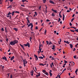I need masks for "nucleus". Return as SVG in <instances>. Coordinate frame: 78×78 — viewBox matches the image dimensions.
<instances>
[{"label":"nucleus","instance_id":"f3484780","mask_svg":"<svg viewBox=\"0 0 78 78\" xmlns=\"http://www.w3.org/2000/svg\"><path fill=\"white\" fill-rule=\"evenodd\" d=\"M75 20V18H73V19H72V20H71V22H73V20Z\"/></svg>","mask_w":78,"mask_h":78},{"label":"nucleus","instance_id":"4d7b16f0","mask_svg":"<svg viewBox=\"0 0 78 78\" xmlns=\"http://www.w3.org/2000/svg\"><path fill=\"white\" fill-rule=\"evenodd\" d=\"M46 22H50V20H49L48 19H47L46 20Z\"/></svg>","mask_w":78,"mask_h":78},{"label":"nucleus","instance_id":"69168bd1","mask_svg":"<svg viewBox=\"0 0 78 78\" xmlns=\"http://www.w3.org/2000/svg\"><path fill=\"white\" fill-rule=\"evenodd\" d=\"M22 2H23V3L24 2H26L25 1V0H22Z\"/></svg>","mask_w":78,"mask_h":78},{"label":"nucleus","instance_id":"864d4df0","mask_svg":"<svg viewBox=\"0 0 78 78\" xmlns=\"http://www.w3.org/2000/svg\"><path fill=\"white\" fill-rule=\"evenodd\" d=\"M59 16L60 18H62V16H61V15H59Z\"/></svg>","mask_w":78,"mask_h":78},{"label":"nucleus","instance_id":"4be33fe9","mask_svg":"<svg viewBox=\"0 0 78 78\" xmlns=\"http://www.w3.org/2000/svg\"><path fill=\"white\" fill-rule=\"evenodd\" d=\"M37 73L38 75H39V76H41V73Z\"/></svg>","mask_w":78,"mask_h":78},{"label":"nucleus","instance_id":"ea45409f","mask_svg":"<svg viewBox=\"0 0 78 78\" xmlns=\"http://www.w3.org/2000/svg\"><path fill=\"white\" fill-rule=\"evenodd\" d=\"M39 75H36V78H37V77H38V76H39Z\"/></svg>","mask_w":78,"mask_h":78},{"label":"nucleus","instance_id":"e433bc0d","mask_svg":"<svg viewBox=\"0 0 78 78\" xmlns=\"http://www.w3.org/2000/svg\"><path fill=\"white\" fill-rule=\"evenodd\" d=\"M65 70H66V68H65L63 70V71H62V73H63L64 72V71H65Z\"/></svg>","mask_w":78,"mask_h":78},{"label":"nucleus","instance_id":"8fccbe9b","mask_svg":"<svg viewBox=\"0 0 78 78\" xmlns=\"http://www.w3.org/2000/svg\"><path fill=\"white\" fill-rule=\"evenodd\" d=\"M2 0H0V4H2Z\"/></svg>","mask_w":78,"mask_h":78},{"label":"nucleus","instance_id":"c03bdc74","mask_svg":"<svg viewBox=\"0 0 78 78\" xmlns=\"http://www.w3.org/2000/svg\"><path fill=\"white\" fill-rule=\"evenodd\" d=\"M37 29H38V28H37V27L36 26L35 27V30H37Z\"/></svg>","mask_w":78,"mask_h":78},{"label":"nucleus","instance_id":"58836bf2","mask_svg":"<svg viewBox=\"0 0 78 78\" xmlns=\"http://www.w3.org/2000/svg\"><path fill=\"white\" fill-rule=\"evenodd\" d=\"M12 17V16H11V15L9 16V17L10 19H11Z\"/></svg>","mask_w":78,"mask_h":78},{"label":"nucleus","instance_id":"338daca9","mask_svg":"<svg viewBox=\"0 0 78 78\" xmlns=\"http://www.w3.org/2000/svg\"><path fill=\"white\" fill-rule=\"evenodd\" d=\"M70 12V10H67V12Z\"/></svg>","mask_w":78,"mask_h":78},{"label":"nucleus","instance_id":"603ef678","mask_svg":"<svg viewBox=\"0 0 78 78\" xmlns=\"http://www.w3.org/2000/svg\"><path fill=\"white\" fill-rule=\"evenodd\" d=\"M74 31H76V32H78V29L76 30H74Z\"/></svg>","mask_w":78,"mask_h":78},{"label":"nucleus","instance_id":"680f3d73","mask_svg":"<svg viewBox=\"0 0 78 78\" xmlns=\"http://www.w3.org/2000/svg\"><path fill=\"white\" fill-rule=\"evenodd\" d=\"M33 24H32V23H30V24H29V25H30V26H31Z\"/></svg>","mask_w":78,"mask_h":78},{"label":"nucleus","instance_id":"c9c22d12","mask_svg":"<svg viewBox=\"0 0 78 78\" xmlns=\"http://www.w3.org/2000/svg\"><path fill=\"white\" fill-rule=\"evenodd\" d=\"M73 62V63H71L72 66H74V64L75 63Z\"/></svg>","mask_w":78,"mask_h":78},{"label":"nucleus","instance_id":"49530a36","mask_svg":"<svg viewBox=\"0 0 78 78\" xmlns=\"http://www.w3.org/2000/svg\"><path fill=\"white\" fill-rule=\"evenodd\" d=\"M35 14L36 16H37V12H35Z\"/></svg>","mask_w":78,"mask_h":78},{"label":"nucleus","instance_id":"4468645a","mask_svg":"<svg viewBox=\"0 0 78 78\" xmlns=\"http://www.w3.org/2000/svg\"><path fill=\"white\" fill-rule=\"evenodd\" d=\"M69 45L70 46V47L71 48H72L73 47V45L72 44H69Z\"/></svg>","mask_w":78,"mask_h":78},{"label":"nucleus","instance_id":"f257e3e1","mask_svg":"<svg viewBox=\"0 0 78 78\" xmlns=\"http://www.w3.org/2000/svg\"><path fill=\"white\" fill-rule=\"evenodd\" d=\"M18 41L17 40H15L13 41H11L10 42V45H15L16 44H17V43H18Z\"/></svg>","mask_w":78,"mask_h":78},{"label":"nucleus","instance_id":"a19ab883","mask_svg":"<svg viewBox=\"0 0 78 78\" xmlns=\"http://www.w3.org/2000/svg\"><path fill=\"white\" fill-rule=\"evenodd\" d=\"M76 55L74 56V57H73L75 59H76Z\"/></svg>","mask_w":78,"mask_h":78},{"label":"nucleus","instance_id":"2eb2a0df","mask_svg":"<svg viewBox=\"0 0 78 78\" xmlns=\"http://www.w3.org/2000/svg\"><path fill=\"white\" fill-rule=\"evenodd\" d=\"M44 74H45V75H46L47 76H48V73L46 72L44 73Z\"/></svg>","mask_w":78,"mask_h":78},{"label":"nucleus","instance_id":"09e8293b","mask_svg":"<svg viewBox=\"0 0 78 78\" xmlns=\"http://www.w3.org/2000/svg\"><path fill=\"white\" fill-rule=\"evenodd\" d=\"M47 32V30H45V31H44V34H46V32Z\"/></svg>","mask_w":78,"mask_h":78},{"label":"nucleus","instance_id":"a211bd4d","mask_svg":"<svg viewBox=\"0 0 78 78\" xmlns=\"http://www.w3.org/2000/svg\"><path fill=\"white\" fill-rule=\"evenodd\" d=\"M39 58H40V59H43L44 58L42 56H40V57H38Z\"/></svg>","mask_w":78,"mask_h":78},{"label":"nucleus","instance_id":"c85d7f7f","mask_svg":"<svg viewBox=\"0 0 78 78\" xmlns=\"http://www.w3.org/2000/svg\"><path fill=\"white\" fill-rule=\"evenodd\" d=\"M30 42H31V40L32 39V38H31V37H30Z\"/></svg>","mask_w":78,"mask_h":78},{"label":"nucleus","instance_id":"9b49d317","mask_svg":"<svg viewBox=\"0 0 78 78\" xmlns=\"http://www.w3.org/2000/svg\"><path fill=\"white\" fill-rule=\"evenodd\" d=\"M12 14V13H11L10 12H9L8 13L7 15H6V16L8 15V16H9V15H11Z\"/></svg>","mask_w":78,"mask_h":78},{"label":"nucleus","instance_id":"ddd939ff","mask_svg":"<svg viewBox=\"0 0 78 78\" xmlns=\"http://www.w3.org/2000/svg\"><path fill=\"white\" fill-rule=\"evenodd\" d=\"M14 30L16 31H18V29L17 28H14Z\"/></svg>","mask_w":78,"mask_h":78},{"label":"nucleus","instance_id":"473e14b6","mask_svg":"<svg viewBox=\"0 0 78 78\" xmlns=\"http://www.w3.org/2000/svg\"><path fill=\"white\" fill-rule=\"evenodd\" d=\"M61 20V19H60V18H58V22H60V21Z\"/></svg>","mask_w":78,"mask_h":78},{"label":"nucleus","instance_id":"13d9d810","mask_svg":"<svg viewBox=\"0 0 78 78\" xmlns=\"http://www.w3.org/2000/svg\"><path fill=\"white\" fill-rule=\"evenodd\" d=\"M41 6H40L39 8V9H40V10H41Z\"/></svg>","mask_w":78,"mask_h":78},{"label":"nucleus","instance_id":"3c124183","mask_svg":"<svg viewBox=\"0 0 78 78\" xmlns=\"http://www.w3.org/2000/svg\"><path fill=\"white\" fill-rule=\"evenodd\" d=\"M21 6H23V7H25V5H21Z\"/></svg>","mask_w":78,"mask_h":78},{"label":"nucleus","instance_id":"b1692460","mask_svg":"<svg viewBox=\"0 0 78 78\" xmlns=\"http://www.w3.org/2000/svg\"><path fill=\"white\" fill-rule=\"evenodd\" d=\"M12 8V7L11 6V5H10V6H9L7 7V9H8L9 8Z\"/></svg>","mask_w":78,"mask_h":78},{"label":"nucleus","instance_id":"f03ea898","mask_svg":"<svg viewBox=\"0 0 78 78\" xmlns=\"http://www.w3.org/2000/svg\"><path fill=\"white\" fill-rule=\"evenodd\" d=\"M24 45H25V46H26V47H27V46H28V47H30V45L29 43H27L26 44H24Z\"/></svg>","mask_w":78,"mask_h":78},{"label":"nucleus","instance_id":"39448f33","mask_svg":"<svg viewBox=\"0 0 78 78\" xmlns=\"http://www.w3.org/2000/svg\"><path fill=\"white\" fill-rule=\"evenodd\" d=\"M31 76H33V73H34V71L33 70H32L31 72Z\"/></svg>","mask_w":78,"mask_h":78},{"label":"nucleus","instance_id":"72a5a7b5","mask_svg":"<svg viewBox=\"0 0 78 78\" xmlns=\"http://www.w3.org/2000/svg\"><path fill=\"white\" fill-rule=\"evenodd\" d=\"M53 70H56V68L55 67H54L52 69Z\"/></svg>","mask_w":78,"mask_h":78},{"label":"nucleus","instance_id":"6ab92c4d","mask_svg":"<svg viewBox=\"0 0 78 78\" xmlns=\"http://www.w3.org/2000/svg\"><path fill=\"white\" fill-rule=\"evenodd\" d=\"M5 33H8V31H7V30H6V27L5 28Z\"/></svg>","mask_w":78,"mask_h":78},{"label":"nucleus","instance_id":"a878e982","mask_svg":"<svg viewBox=\"0 0 78 78\" xmlns=\"http://www.w3.org/2000/svg\"><path fill=\"white\" fill-rule=\"evenodd\" d=\"M49 74H50V76H52V73H51V72H49Z\"/></svg>","mask_w":78,"mask_h":78},{"label":"nucleus","instance_id":"bf43d9fd","mask_svg":"<svg viewBox=\"0 0 78 78\" xmlns=\"http://www.w3.org/2000/svg\"><path fill=\"white\" fill-rule=\"evenodd\" d=\"M54 33H55V34H56V31H54Z\"/></svg>","mask_w":78,"mask_h":78},{"label":"nucleus","instance_id":"bb28decb","mask_svg":"<svg viewBox=\"0 0 78 78\" xmlns=\"http://www.w3.org/2000/svg\"><path fill=\"white\" fill-rule=\"evenodd\" d=\"M49 45H51V44H52V43H51V42L50 41V42H49Z\"/></svg>","mask_w":78,"mask_h":78},{"label":"nucleus","instance_id":"5701e85b","mask_svg":"<svg viewBox=\"0 0 78 78\" xmlns=\"http://www.w3.org/2000/svg\"><path fill=\"white\" fill-rule=\"evenodd\" d=\"M40 66H44V65L42 63H40L39 64Z\"/></svg>","mask_w":78,"mask_h":78},{"label":"nucleus","instance_id":"f704fd0d","mask_svg":"<svg viewBox=\"0 0 78 78\" xmlns=\"http://www.w3.org/2000/svg\"><path fill=\"white\" fill-rule=\"evenodd\" d=\"M15 13H18V14H19V12L18 11H15Z\"/></svg>","mask_w":78,"mask_h":78},{"label":"nucleus","instance_id":"37998d69","mask_svg":"<svg viewBox=\"0 0 78 78\" xmlns=\"http://www.w3.org/2000/svg\"><path fill=\"white\" fill-rule=\"evenodd\" d=\"M69 25L70 26H72V23H69Z\"/></svg>","mask_w":78,"mask_h":78},{"label":"nucleus","instance_id":"f8f14e48","mask_svg":"<svg viewBox=\"0 0 78 78\" xmlns=\"http://www.w3.org/2000/svg\"><path fill=\"white\" fill-rule=\"evenodd\" d=\"M63 20H64V19L65 18V15H64V14H63Z\"/></svg>","mask_w":78,"mask_h":78},{"label":"nucleus","instance_id":"c756f323","mask_svg":"<svg viewBox=\"0 0 78 78\" xmlns=\"http://www.w3.org/2000/svg\"><path fill=\"white\" fill-rule=\"evenodd\" d=\"M41 45H40V47H39V49L40 50H42V48H41Z\"/></svg>","mask_w":78,"mask_h":78},{"label":"nucleus","instance_id":"4c0bfd02","mask_svg":"<svg viewBox=\"0 0 78 78\" xmlns=\"http://www.w3.org/2000/svg\"><path fill=\"white\" fill-rule=\"evenodd\" d=\"M64 63H65L66 64V63H67V61H66L65 60H64Z\"/></svg>","mask_w":78,"mask_h":78},{"label":"nucleus","instance_id":"7c9ffc66","mask_svg":"<svg viewBox=\"0 0 78 78\" xmlns=\"http://www.w3.org/2000/svg\"><path fill=\"white\" fill-rule=\"evenodd\" d=\"M52 16H55V14H54V13H52L51 14Z\"/></svg>","mask_w":78,"mask_h":78},{"label":"nucleus","instance_id":"6e6552de","mask_svg":"<svg viewBox=\"0 0 78 78\" xmlns=\"http://www.w3.org/2000/svg\"><path fill=\"white\" fill-rule=\"evenodd\" d=\"M64 42H65V43H67V44H69L70 43V42H69L68 41H64Z\"/></svg>","mask_w":78,"mask_h":78},{"label":"nucleus","instance_id":"dca6fc26","mask_svg":"<svg viewBox=\"0 0 78 78\" xmlns=\"http://www.w3.org/2000/svg\"><path fill=\"white\" fill-rule=\"evenodd\" d=\"M21 47L22 48H23V50H25V49L24 48V47H23V45H22V46Z\"/></svg>","mask_w":78,"mask_h":78},{"label":"nucleus","instance_id":"de8ad7c7","mask_svg":"<svg viewBox=\"0 0 78 78\" xmlns=\"http://www.w3.org/2000/svg\"><path fill=\"white\" fill-rule=\"evenodd\" d=\"M46 42L47 43V45H48V41H46Z\"/></svg>","mask_w":78,"mask_h":78},{"label":"nucleus","instance_id":"052dcab7","mask_svg":"<svg viewBox=\"0 0 78 78\" xmlns=\"http://www.w3.org/2000/svg\"><path fill=\"white\" fill-rule=\"evenodd\" d=\"M37 53H38V54H39V53H41V52H40V51H37Z\"/></svg>","mask_w":78,"mask_h":78},{"label":"nucleus","instance_id":"20e7f679","mask_svg":"<svg viewBox=\"0 0 78 78\" xmlns=\"http://www.w3.org/2000/svg\"><path fill=\"white\" fill-rule=\"evenodd\" d=\"M23 64H27L28 63V62L27 61V60H26V59H24V60H23Z\"/></svg>","mask_w":78,"mask_h":78},{"label":"nucleus","instance_id":"e2e57ef3","mask_svg":"<svg viewBox=\"0 0 78 78\" xmlns=\"http://www.w3.org/2000/svg\"><path fill=\"white\" fill-rule=\"evenodd\" d=\"M75 16V14H73L72 16V17H74V16Z\"/></svg>","mask_w":78,"mask_h":78},{"label":"nucleus","instance_id":"0eeeda50","mask_svg":"<svg viewBox=\"0 0 78 78\" xmlns=\"http://www.w3.org/2000/svg\"><path fill=\"white\" fill-rule=\"evenodd\" d=\"M14 59V56H12L10 58V61H12Z\"/></svg>","mask_w":78,"mask_h":78},{"label":"nucleus","instance_id":"cd10ccee","mask_svg":"<svg viewBox=\"0 0 78 78\" xmlns=\"http://www.w3.org/2000/svg\"><path fill=\"white\" fill-rule=\"evenodd\" d=\"M75 72L76 73H77V72H78V69H76V70L75 71Z\"/></svg>","mask_w":78,"mask_h":78},{"label":"nucleus","instance_id":"1a4fd4ad","mask_svg":"<svg viewBox=\"0 0 78 78\" xmlns=\"http://www.w3.org/2000/svg\"><path fill=\"white\" fill-rule=\"evenodd\" d=\"M31 34H32V35L33 36H34V34H34V32H31Z\"/></svg>","mask_w":78,"mask_h":78},{"label":"nucleus","instance_id":"423d86ee","mask_svg":"<svg viewBox=\"0 0 78 78\" xmlns=\"http://www.w3.org/2000/svg\"><path fill=\"white\" fill-rule=\"evenodd\" d=\"M5 57V58H4ZM4 57H2V59H4V60H5V61H7V58H6V57H5V56H4Z\"/></svg>","mask_w":78,"mask_h":78},{"label":"nucleus","instance_id":"774afa93","mask_svg":"<svg viewBox=\"0 0 78 78\" xmlns=\"http://www.w3.org/2000/svg\"><path fill=\"white\" fill-rule=\"evenodd\" d=\"M27 21H28L29 23H30V21H29V20H27Z\"/></svg>","mask_w":78,"mask_h":78},{"label":"nucleus","instance_id":"79ce46f5","mask_svg":"<svg viewBox=\"0 0 78 78\" xmlns=\"http://www.w3.org/2000/svg\"><path fill=\"white\" fill-rule=\"evenodd\" d=\"M1 30H2V31H4V29H3V28H2L1 29Z\"/></svg>","mask_w":78,"mask_h":78},{"label":"nucleus","instance_id":"393cba45","mask_svg":"<svg viewBox=\"0 0 78 78\" xmlns=\"http://www.w3.org/2000/svg\"><path fill=\"white\" fill-rule=\"evenodd\" d=\"M43 1L44 3H45V2H46V0H43Z\"/></svg>","mask_w":78,"mask_h":78},{"label":"nucleus","instance_id":"412c9836","mask_svg":"<svg viewBox=\"0 0 78 78\" xmlns=\"http://www.w3.org/2000/svg\"><path fill=\"white\" fill-rule=\"evenodd\" d=\"M70 31H71V32H73V33H75V30L70 29Z\"/></svg>","mask_w":78,"mask_h":78},{"label":"nucleus","instance_id":"9d476101","mask_svg":"<svg viewBox=\"0 0 78 78\" xmlns=\"http://www.w3.org/2000/svg\"><path fill=\"white\" fill-rule=\"evenodd\" d=\"M49 2L50 3H51V4H55V3H54V2L50 0L49 1Z\"/></svg>","mask_w":78,"mask_h":78},{"label":"nucleus","instance_id":"a18cd8bd","mask_svg":"<svg viewBox=\"0 0 78 78\" xmlns=\"http://www.w3.org/2000/svg\"><path fill=\"white\" fill-rule=\"evenodd\" d=\"M64 8H66V9H68V7H64Z\"/></svg>","mask_w":78,"mask_h":78},{"label":"nucleus","instance_id":"7ed1b4c3","mask_svg":"<svg viewBox=\"0 0 78 78\" xmlns=\"http://www.w3.org/2000/svg\"><path fill=\"white\" fill-rule=\"evenodd\" d=\"M34 57H35V59L36 61H37V60H38V57L36 55L34 54Z\"/></svg>","mask_w":78,"mask_h":78},{"label":"nucleus","instance_id":"0e129e2a","mask_svg":"<svg viewBox=\"0 0 78 78\" xmlns=\"http://www.w3.org/2000/svg\"><path fill=\"white\" fill-rule=\"evenodd\" d=\"M8 1H10V2H12L13 1V0H9Z\"/></svg>","mask_w":78,"mask_h":78},{"label":"nucleus","instance_id":"2f4dec72","mask_svg":"<svg viewBox=\"0 0 78 78\" xmlns=\"http://www.w3.org/2000/svg\"><path fill=\"white\" fill-rule=\"evenodd\" d=\"M42 72L43 73H45L46 72V71H45V70H42Z\"/></svg>","mask_w":78,"mask_h":78},{"label":"nucleus","instance_id":"6e6d98bb","mask_svg":"<svg viewBox=\"0 0 78 78\" xmlns=\"http://www.w3.org/2000/svg\"><path fill=\"white\" fill-rule=\"evenodd\" d=\"M45 9V11L46 13H47V9Z\"/></svg>","mask_w":78,"mask_h":78},{"label":"nucleus","instance_id":"5fc2aeb1","mask_svg":"<svg viewBox=\"0 0 78 78\" xmlns=\"http://www.w3.org/2000/svg\"><path fill=\"white\" fill-rule=\"evenodd\" d=\"M33 25H32L31 26L30 28H33Z\"/></svg>","mask_w":78,"mask_h":78},{"label":"nucleus","instance_id":"aec40b11","mask_svg":"<svg viewBox=\"0 0 78 78\" xmlns=\"http://www.w3.org/2000/svg\"><path fill=\"white\" fill-rule=\"evenodd\" d=\"M14 12H15V11H13L12 12V16H14Z\"/></svg>","mask_w":78,"mask_h":78}]
</instances>
